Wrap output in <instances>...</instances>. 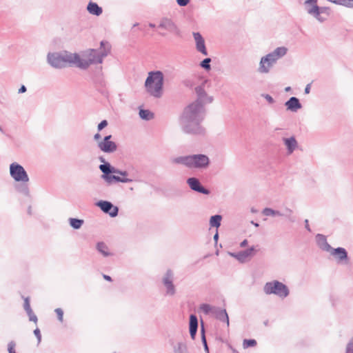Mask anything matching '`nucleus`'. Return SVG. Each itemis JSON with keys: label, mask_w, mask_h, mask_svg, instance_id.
<instances>
[{"label": "nucleus", "mask_w": 353, "mask_h": 353, "mask_svg": "<svg viewBox=\"0 0 353 353\" xmlns=\"http://www.w3.org/2000/svg\"><path fill=\"white\" fill-rule=\"evenodd\" d=\"M174 353H188V346L184 342H179L173 347Z\"/></svg>", "instance_id": "nucleus-27"}, {"label": "nucleus", "mask_w": 353, "mask_h": 353, "mask_svg": "<svg viewBox=\"0 0 353 353\" xmlns=\"http://www.w3.org/2000/svg\"><path fill=\"white\" fill-rule=\"evenodd\" d=\"M310 89H311V84L310 83H308L305 88V90H304V92L305 94H309L310 92Z\"/></svg>", "instance_id": "nucleus-53"}, {"label": "nucleus", "mask_w": 353, "mask_h": 353, "mask_svg": "<svg viewBox=\"0 0 353 353\" xmlns=\"http://www.w3.org/2000/svg\"><path fill=\"white\" fill-rule=\"evenodd\" d=\"M186 183L190 188L194 192L206 195L210 194V191L203 187L199 179L196 177L188 178L186 181Z\"/></svg>", "instance_id": "nucleus-16"}, {"label": "nucleus", "mask_w": 353, "mask_h": 353, "mask_svg": "<svg viewBox=\"0 0 353 353\" xmlns=\"http://www.w3.org/2000/svg\"><path fill=\"white\" fill-rule=\"evenodd\" d=\"M211 61L210 58H205L200 63V66L205 70H210L211 69Z\"/></svg>", "instance_id": "nucleus-38"}, {"label": "nucleus", "mask_w": 353, "mask_h": 353, "mask_svg": "<svg viewBox=\"0 0 353 353\" xmlns=\"http://www.w3.org/2000/svg\"><path fill=\"white\" fill-rule=\"evenodd\" d=\"M54 312H56L57 315L58 320L60 322H63V311L61 308H57L55 309Z\"/></svg>", "instance_id": "nucleus-45"}, {"label": "nucleus", "mask_w": 353, "mask_h": 353, "mask_svg": "<svg viewBox=\"0 0 353 353\" xmlns=\"http://www.w3.org/2000/svg\"><path fill=\"white\" fill-rule=\"evenodd\" d=\"M263 291L266 294H275L281 299L287 297L290 294L288 286L276 280L267 282L263 287Z\"/></svg>", "instance_id": "nucleus-9"}, {"label": "nucleus", "mask_w": 353, "mask_h": 353, "mask_svg": "<svg viewBox=\"0 0 353 353\" xmlns=\"http://www.w3.org/2000/svg\"><path fill=\"white\" fill-rule=\"evenodd\" d=\"M15 346H16V343L14 341H10L8 344V353H17L14 350Z\"/></svg>", "instance_id": "nucleus-43"}, {"label": "nucleus", "mask_w": 353, "mask_h": 353, "mask_svg": "<svg viewBox=\"0 0 353 353\" xmlns=\"http://www.w3.org/2000/svg\"><path fill=\"white\" fill-rule=\"evenodd\" d=\"M330 13V9L327 7H320L318 3L313 6L311 9L308 10V14L315 18L319 22H323L325 18L322 17V14L328 15Z\"/></svg>", "instance_id": "nucleus-17"}, {"label": "nucleus", "mask_w": 353, "mask_h": 353, "mask_svg": "<svg viewBox=\"0 0 353 353\" xmlns=\"http://www.w3.org/2000/svg\"><path fill=\"white\" fill-rule=\"evenodd\" d=\"M34 334L35 335V336L37 337V340H38V343H39L41 341V332L39 330V328H36L34 330Z\"/></svg>", "instance_id": "nucleus-50"}, {"label": "nucleus", "mask_w": 353, "mask_h": 353, "mask_svg": "<svg viewBox=\"0 0 353 353\" xmlns=\"http://www.w3.org/2000/svg\"><path fill=\"white\" fill-rule=\"evenodd\" d=\"M174 281V272L172 270L168 269L165 272L162 279L163 285L166 289V294L173 296L176 293L175 286L173 283Z\"/></svg>", "instance_id": "nucleus-12"}, {"label": "nucleus", "mask_w": 353, "mask_h": 353, "mask_svg": "<svg viewBox=\"0 0 353 353\" xmlns=\"http://www.w3.org/2000/svg\"><path fill=\"white\" fill-rule=\"evenodd\" d=\"M222 220L221 215L216 214L212 216L210 219V225L211 227H215L218 228L221 225V222Z\"/></svg>", "instance_id": "nucleus-31"}, {"label": "nucleus", "mask_w": 353, "mask_h": 353, "mask_svg": "<svg viewBox=\"0 0 353 353\" xmlns=\"http://www.w3.org/2000/svg\"><path fill=\"white\" fill-rule=\"evenodd\" d=\"M139 114V117L145 121H150L154 117V114L148 110L141 109Z\"/></svg>", "instance_id": "nucleus-32"}, {"label": "nucleus", "mask_w": 353, "mask_h": 353, "mask_svg": "<svg viewBox=\"0 0 353 353\" xmlns=\"http://www.w3.org/2000/svg\"><path fill=\"white\" fill-rule=\"evenodd\" d=\"M264 99H266V101L270 103V104H272L274 103V99L272 98V96H270V94H263L261 95Z\"/></svg>", "instance_id": "nucleus-47"}, {"label": "nucleus", "mask_w": 353, "mask_h": 353, "mask_svg": "<svg viewBox=\"0 0 353 353\" xmlns=\"http://www.w3.org/2000/svg\"><path fill=\"white\" fill-rule=\"evenodd\" d=\"M254 247L252 246L250 248L240 251L239 252L230 253V254L236 259L239 262L244 263L247 259L254 255Z\"/></svg>", "instance_id": "nucleus-19"}, {"label": "nucleus", "mask_w": 353, "mask_h": 353, "mask_svg": "<svg viewBox=\"0 0 353 353\" xmlns=\"http://www.w3.org/2000/svg\"><path fill=\"white\" fill-rule=\"evenodd\" d=\"M79 59L77 53H71L68 51L48 52L46 57L47 63L53 68L62 69L68 64L76 65V60Z\"/></svg>", "instance_id": "nucleus-2"}, {"label": "nucleus", "mask_w": 353, "mask_h": 353, "mask_svg": "<svg viewBox=\"0 0 353 353\" xmlns=\"http://www.w3.org/2000/svg\"><path fill=\"white\" fill-rule=\"evenodd\" d=\"M318 3V0H305L304 2L305 9L308 14V10L311 9L313 6Z\"/></svg>", "instance_id": "nucleus-39"}, {"label": "nucleus", "mask_w": 353, "mask_h": 353, "mask_svg": "<svg viewBox=\"0 0 353 353\" xmlns=\"http://www.w3.org/2000/svg\"><path fill=\"white\" fill-rule=\"evenodd\" d=\"M101 138V135L99 133H97L94 134V139L96 140V141H98L99 139H100Z\"/></svg>", "instance_id": "nucleus-57"}, {"label": "nucleus", "mask_w": 353, "mask_h": 353, "mask_svg": "<svg viewBox=\"0 0 353 353\" xmlns=\"http://www.w3.org/2000/svg\"><path fill=\"white\" fill-rule=\"evenodd\" d=\"M316 240L318 246L324 251L330 252L332 249V248L330 246V245L327 243L325 236L318 234L316 236Z\"/></svg>", "instance_id": "nucleus-23"}, {"label": "nucleus", "mask_w": 353, "mask_h": 353, "mask_svg": "<svg viewBox=\"0 0 353 353\" xmlns=\"http://www.w3.org/2000/svg\"><path fill=\"white\" fill-rule=\"evenodd\" d=\"M252 224H253L255 227H259V223H254L253 221H252Z\"/></svg>", "instance_id": "nucleus-64"}, {"label": "nucleus", "mask_w": 353, "mask_h": 353, "mask_svg": "<svg viewBox=\"0 0 353 353\" xmlns=\"http://www.w3.org/2000/svg\"><path fill=\"white\" fill-rule=\"evenodd\" d=\"M192 35L196 43V50L201 52L202 54L207 56L208 53L205 47V43L203 36L198 32H194L192 33Z\"/></svg>", "instance_id": "nucleus-18"}, {"label": "nucleus", "mask_w": 353, "mask_h": 353, "mask_svg": "<svg viewBox=\"0 0 353 353\" xmlns=\"http://www.w3.org/2000/svg\"><path fill=\"white\" fill-rule=\"evenodd\" d=\"M170 161L173 164L183 165L189 168L190 155L173 157L170 159Z\"/></svg>", "instance_id": "nucleus-25"}, {"label": "nucleus", "mask_w": 353, "mask_h": 353, "mask_svg": "<svg viewBox=\"0 0 353 353\" xmlns=\"http://www.w3.org/2000/svg\"><path fill=\"white\" fill-rule=\"evenodd\" d=\"M96 205L111 217H116L118 215V207L114 206L110 201L101 200L97 202Z\"/></svg>", "instance_id": "nucleus-14"}, {"label": "nucleus", "mask_w": 353, "mask_h": 353, "mask_svg": "<svg viewBox=\"0 0 353 353\" xmlns=\"http://www.w3.org/2000/svg\"><path fill=\"white\" fill-rule=\"evenodd\" d=\"M10 174L17 182L27 183L29 176L24 168L18 163L14 162L10 165Z\"/></svg>", "instance_id": "nucleus-10"}, {"label": "nucleus", "mask_w": 353, "mask_h": 353, "mask_svg": "<svg viewBox=\"0 0 353 353\" xmlns=\"http://www.w3.org/2000/svg\"><path fill=\"white\" fill-rule=\"evenodd\" d=\"M99 161H100L101 162H102L103 163H106V162H105V159H104L103 157H100L99 158Z\"/></svg>", "instance_id": "nucleus-60"}, {"label": "nucleus", "mask_w": 353, "mask_h": 353, "mask_svg": "<svg viewBox=\"0 0 353 353\" xmlns=\"http://www.w3.org/2000/svg\"><path fill=\"white\" fill-rule=\"evenodd\" d=\"M290 90H291V88H290V87H286V88H285V90L286 92H288V91H290Z\"/></svg>", "instance_id": "nucleus-63"}, {"label": "nucleus", "mask_w": 353, "mask_h": 353, "mask_svg": "<svg viewBox=\"0 0 353 353\" xmlns=\"http://www.w3.org/2000/svg\"><path fill=\"white\" fill-rule=\"evenodd\" d=\"M330 252L332 255L335 256L338 259L339 262L347 259V252L343 248H332Z\"/></svg>", "instance_id": "nucleus-24"}, {"label": "nucleus", "mask_w": 353, "mask_h": 353, "mask_svg": "<svg viewBox=\"0 0 353 353\" xmlns=\"http://www.w3.org/2000/svg\"><path fill=\"white\" fill-rule=\"evenodd\" d=\"M120 172H121V170H120L116 169V168H114V172H113V174H120Z\"/></svg>", "instance_id": "nucleus-61"}, {"label": "nucleus", "mask_w": 353, "mask_h": 353, "mask_svg": "<svg viewBox=\"0 0 353 353\" xmlns=\"http://www.w3.org/2000/svg\"><path fill=\"white\" fill-rule=\"evenodd\" d=\"M108 125V121L106 120L101 121L97 126V129L99 131L102 130L104 128Z\"/></svg>", "instance_id": "nucleus-48"}, {"label": "nucleus", "mask_w": 353, "mask_h": 353, "mask_svg": "<svg viewBox=\"0 0 353 353\" xmlns=\"http://www.w3.org/2000/svg\"><path fill=\"white\" fill-rule=\"evenodd\" d=\"M163 74L162 72L152 71L145 81L147 92L154 98H160L163 94Z\"/></svg>", "instance_id": "nucleus-4"}, {"label": "nucleus", "mask_w": 353, "mask_h": 353, "mask_svg": "<svg viewBox=\"0 0 353 353\" xmlns=\"http://www.w3.org/2000/svg\"><path fill=\"white\" fill-rule=\"evenodd\" d=\"M70 225L74 230H79L83 225L84 221L83 219L77 218H70L68 219Z\"/></svg>", "instance_id": "nucleus-29"}, {"label": "nucleus", "mask_w": 353, "mask_h": 353, "mask_svg": "<svg viewBox=\"0 0 353 353\" xmlns=\"http://www.w3.org/2000/svg\"><path fill=\"white\" fill-rule=\"evenodd\" d=\"M285 105L287 110H290L293 112H296L299 109L302 108V105L298 98L295 97H290L285 103Z\"/></svg>", "instance_id": "nucleus-20"}, {"label": "nucleus", "mask_w": 353, "mask_h": 353, "mask_svg": "<svg viewBox=\"0 0 353 353\" xmlns=\"http://www.w3.org/2000/svg\"><path fill=\"white\" fill-rule=\"evenodd\" d=\"M262 214L267 216H281V212L276 210H273L270 208H265L263 210Z\"/></svg>", "instance_id": "nucleus-30"}, {"label": "nucleus", "mask_w": 353, "mask_h": 353, "mask_svg": "<svg viewBox=\"0 0 353 353\" xmlns=\"http://www.w3.org/2000/svg\"><path fill=\"white\" fill-rule=\"evenodd\" d=\"M256 345V341L255 339H244L243 342V348L246 349L250 347H254Z\"/></svg>", "instance_id": "nucleus-37"}, {"label": "nucleus", "mask_w": 353, "mask_h": 353, "mask_svg": "<svg viewBox=\"0 0 353 353\" xmlns=\"http://www.w3.org/2000/svg\"><path fill=\"white\" fill-rule=\"evenodd\" d=\"M201 333H202V343L203 344L205 351L207 353H209V348H208V344H207V341H206V339H205V332H204V328L203 327H202Z\"/></svg>", "instance_id": "nucleus-41"}, {"label": "nucleus", "mask_w": 353, "mask_h": 353, "mask_svg": "<svg viewBox=\"0 0 353 353\" xmlns=\"http://www.w3.org/2000/svg\"><path fill=\"white\" fill-rule=\"evenodd\" d=\"M189 327H198V319L195 314H190Z\"/></svg>", "instance_id": "nucleus-40"}, {"label": "nucleus", "mask_w": 353, "mask_h": 353, "mask_svg": "<svg viewBox=\"0 0 353 353\" xmlns=\"http://www.w3.org/2000/svg\"><path fill=\"white\" fill-rule=\"evenodd\" d=\"M216 307H212L209 304L207 303H203L200 305V310L205 314H209L210 313L213 314L214 309H215Z\"/></svg>", "instance_id": "nucleus-35"}, {"label": "nucleus", "mask_w": 353, "mask_h": 353, "mask_svg": "<svg viewBox=\"0 0 353 353\" xmlns=\"http://www.w3.org/2000/svg\"><path fill=\"white\" fill-rule=\"evenodd\" d=\"M23 307L26 312L27 311H31V307L30 304V299L28 297H26L24 299V303H23Z\"/></svg>", "instance_id": "nucleus-46"}, {"label": "nucleus", "mask_w": 353, "mask_h": 353, "mask_svg": "<svg viewBox=\"0 0 353 353\" xmlns=\"http://www.w3.org/2000/svg\"><path fill=\"white\" fill-rule=\"evenodd\" d=\"M97 250L103 256H109L112 255V254L108 251V248L107 245L103 242H99L97 244Z\"/></svg>", "instance_id": "nucleus-28"}, {"label": "nucleus", "mask_w": 353, "mask_h": 353, "mask_svg": "<svg viewBox=\"0 0 353 353\" xmlns=\"http://www.w3.org/2000/svg\"><path fill=\"white\" fill-rule=\"evenodd\" d=\"M179 122L181 130L185 134L202 136L205 133V129L201 125L203 121L180 117Z\"/></svg>", "instance_id": "nucleus-5"}, {"label": "nucleus", "mask_w": 353, "mask_h": 353, "mask_svg": "<svg viewBox=\"0 0 353 353\" xmlns=\"http://www.w3.org/2000/svg\"><path fill=\"white\" fill-rule=\"evenodd\" d=\"M103 278L106 281H112V278L110 276H108V275L103 274Z\"/></svg>", "instance_id": "nucleus-58"}, {"label": "nucleus", "mask_w": 353, "mask_h": 353, "mask_svg": "<svg viewBox=\"0 0 353 353\" xmlns=\"http://www.w3.org/2000/svg\"><path fill=\"white\" fill-rule=\"evenodd\" d=\"M128 174V172H127L126 171H121V170L120 175L123 176H127Z\"/></svg>", "instance_id": "nucleus-59"}, {"label": "nucleus", "mask_w": 353, "mask_h": 353, "mask_svg": "<svg viewBox=\"0 0 353 353\" xmlns=\"http://www.w3.org/2000/svg\"><path fill=\"white\" fill-rule=\"evenodd\" d=\"M205 108L202 105L192 102L184 108L180 117L203 121L205 117Z\"/></svg>", "instance_id": "nucleus-8"}, {"label": "nucleus", "mask_w": 353, "mask_h": 353, "mask_svg": "<svg viewBox=\"0 0 353 353\" xmlns=\"http://www.w3.org/2000/svg\"><path fill=\"white\" fill-rule=\"evenodd\" d=\"M26 90H27L26 87L24 85H21V88L19 89L18 92H19V94H22V93L26 92Z\"/></svg>", "instance_id": "nucleus-52"}, {"label": "nucleus", "mask_w": 353, "mask_h": 353, "mask_svg": "<svg viewBox=\"0 0 353 353\" xmlns=\"http://www.w3.org/2000/svg\"><path fill=\"white\" fill-rule=\"evenodd\" d=\"M210 85V82L208 79L201 80V83L194 88L196 98V100L193 101L194 103L201 104L205 108L207 104H210L213 101V97L208 94L205 90Z\"/></svg>", "instance_id": "nucleus-7"}, {"label": "nucleus", "mask_w": 353, "mask_h": 353, "mask_svg": "<svg viewBox=\"0 0 353 353\" xmlns=\"http://www.w3.org/2000/svg\"><path fill=\"white\" fill-rule=\"evenodd\" d=\"M209 157L203 154H190L189 168L205 169L210 165Z\"/></svg>", "instance_id": "nucleus-11"}, {"label": "nucleus", "mask_w": 353, "mask_h": 353, "mask_svg": "<svg viewBox=\"0 0 353 353\" xmlns=\"http://www.w3.org/2000/svg\"><path fill=\"white\" fill-rule=\"evenodd\" d=\"M330 1L337 5L353 8V0H331Z\"/></svg>", "instance_id": "nucleus-33"}, {"label": "nucleus", "mask_w": 353, "mask_h": 353, "mask_svg": "<svg viewBox=\"0 0 353 353\" xmlns=\"http://www.w3.org/2000/svg\"><path fill=\"white\" fill-rule=\"evenodd\" d=\"M215 243H217L218 241V239H219V233H218V231H216V232L215 233V234L214 235V237H213Z\"/></svg>", "instance_id": "nucleus-56"}, {"label": "nucleus", "mask_w": 353, "mask_h": 353, "mask_svg": "<svg viewBox=\"0 0 353 353\" xmlns=\"http://www.w3.org/2000/svg\"><path fill=\"white\" fill-rule=\"evenodd\" d=\"M305 229L308 231V232H311V229H310V227L309 225V221L307 219H305Z\"/></svg>", "instance_id": "nucleus-54"}, {"label": "nucleus", "mask_w": 353, "mask_h": 353, "mask_svg": "<svg viewBox=\"0 0 353 353\" xmlns=\"http://www.w3.org/2000/svg\"><path fill=\"white\" fill-rule=\"evenodd\" d=\"M345 353H353V337L349 341L346 345Z\"/></svg>", "instance_id": "nucleus-42"}, {"label": "nucleus", "mask_w": 353, "mask_h": 353, "mask_svg": "<svg viewBox=\"0 0 353 353\" xmlns=\"http://www.w3.org/2000/svg\"><path fill=\"white\" fill-rule=\"evenodd\" d=\"M293 214V211L292 210L288 208H286L284 211L282 212H281V216H285L286 217L290 222H294L296 219L295 217L292 215Z\"/></svg>", "instance_id": "nucleus-34"}, {"label": "nucleus", "mask_w": 353, "mask_h": 353, "mask_svg": "<svg viewBox=\"0 0 353 353\" xmlns=\"http://www.w3.org/2000/svg\"><path fill=\"white\" fill-rule=\"evenodd\" d=\"M149 26H150V28H154V27H155V25H154V23H149Z\"/></svg>", "instance_id": "nucleus-62"}, {"label": "nucleus", "mask_w": 353, "mask_h": 353, "mask_svg": "<svg viewBox=\"0 0 353 353\" xmlns=\"http://www.w3.org/2000/svg\"><path fill=\"white\" fill-rule=\"evenodd\" d=\"M284 145L287 148L288 154H291L298 147V142L294 137L283 138Z\"/></svg>", "instance_id": "nucleus-21"}, {"label": "nucleus", "mask_w": 353, "mask_h": 353, "mask_svg": "<svg viewBox=\"0 0 353 353\" xmlns=\"http://www.w3.org/2000/svg\"><path fill=\"white\" fill-rule=\"evenodd\" d=\"M198 327H189L190 334L192 339H195Z\"/></svg>", "instance_id": "nucleus-49"}, {"label": "nucleus", "mask_w": 353, "mask_h": 353, "mask_svg": "<svg viewBox=\"0 0 353 353\" xmlns=\"http://www.w3.org/2000/svg\"><path fill=\"white\" fill-rule=\"evenodd\" d=\"M110 45L108 41H101L99 49H90L87 54V59H83L79 55L76 60V66L79 68L85 70L91 64L101 63L103 59L110 52Z\"/></svg>", "instance_id": "nucleus-1"}, {"label": "nucleus", "mask_w": 353, "mask_h": 353, "mask_svg": "<svg viewBox=\"0 0 353 353\" xmlns=\"http://www.w3.org/2000/svg\"><path fill=\"white\" fill-rule=\"evenodd\" d=\"M287 52L288 48L285 46H281L262 57L259 62L258 72L261 74L269 73L278 60L283 57Z\"/></svg>", "instance_id": "nucleus-3"}, {"label": "nucleus", "mask_w": 353, "mask_h": 353, "mask_svg": "<svg viewBox=\"0 0 353 353\" xmlns=\"http://www.w3.org/2000/svg\"><path fill=\"white\" fill-rule=\"evenodd\" d=\"M100 170L102 172L103 174L101 175V178L108 184L111 185L114 183H130L132 181V179L125 178V177H120L119 176H116L113 174V172H114V167L112 166L110 163H105L101 164L99 166Z\"/></svg>", "instance_id": "nucleus-6"}, {"label": "nucleus", "mask_w": 353, "mask_h": 353, "mask_svg": "<svg viewBox=\"0 0 353 353\" xmlns=\"http://www.w3.org/2000/svg\"><path fill=\"white\" fill-rule=\"evenodd\" d=\"M87 10L90 14L95 16H99L102 14V8L97 3L94 2H90L87 6Z\"/></svg>", "instance_id": "nucleus-26"}, {"label": "nucleus", "mask_w": 353, "mask_h": 353, "mask_svg": "<svg viewBox=\"0 0 353 353\" xmlns=\"http://www.w3.org/2000/svg\"><path fill=\"white\" fill-rule=\"evenodd\" d=\"M27 314L29 316V321H33L34 323H37L38 319H37V316L34 314L32 310L31 309V311H27L26 312Z\"/></svg>", "instance_id": "nucleus-44"}, {"label": "nucleus", "mask_w": 353, "mask_h": 353, "mask_svg": "<svg viewBox=\"0 0 353 353\" xmlns=\"http://www.w3.org/2000/svg\"><path fill=\"white\" fill-rule=\"evenodd\" d=\"M213 314L218 320L225 323L227 324V326H229V317L225 309L215 307V309H214Z\"/></svg>", "instance_id": "nucleus-22"}, {"label": "nucleus", "mask_w": 353, "mask_h": 353, "mask_svg": "<svg viewBox=\"0 0 353 353\" xmlns=\"http://www.w3.org/2000/svg\"><path fill=\"white\" fill-rule=\"evenodd\" d=\"M159 28L165 30L170 33L174 34L176 35H180V30L176 26V24L173 21L172 19L168 17L162 18L159 24Z\"/></svg>", "instance_id": "nucleus-13"}, {"label": "nucleus", "mask_w": 353, "mask_h": 353, "mask_svg": "<svg viewBox=\"0 0 353 353\" xmlns=\"http://www.w3.org/2000/svg\"><path fill=\"white\" fill-rule=\"evenodd\" d=\"M190 0H176V3L180 6H186Z\"/></svg>", "instance_id": "nucleus-51"}, {"label": "nucleus", "mask_w": 353, "mask_h": 353, "mask_svg": "<svg viewBox=\"0 0 353 353\" xmlns=\"http://www.w3.org/2000/svg\"><path fill=\"white\" fill-rule=\"evenodd\" d=\"M16 189L18 192L23 194L24 195L29 194V188L27 184L23 183L22 184L16 186Z\"/></svg>", "instance_id": "nucleus-36"}, {"label": "nucleus", "mask_w": 353, "mask_h": 353, "mask_svg": "<svg viewBox=\"0 0 353 353\" xmlns=\"http://www.w3.org/2000/svg\"><path fill=\"white\" fill-rule=\"evenodd\" d=\"M248 240H247V239H245V240H243V241L240 243V246H241V248H244V247H245V246L248 245Z\"/></svg>", "instance_id": "nucleus-55"}, {"label": "nucleus", "mask_w": 353, "mask_h": 353, "mask_svg": "<svg viewBox=\"0 0 353 353\" xmlns=\"http://www.w3.org/2000/svg\"><path fill=\"white\" fill-rule=\"evenodd\" d=\"M112 135L105 136L103 139L98 142V148L103 152L112 153L117 149V145L115 142L112 141L110 139Z\"/></svg>", "instance_id": "nucleus-15"}]
</instances>
